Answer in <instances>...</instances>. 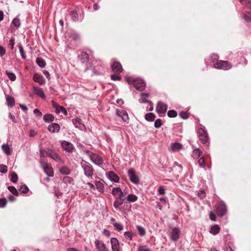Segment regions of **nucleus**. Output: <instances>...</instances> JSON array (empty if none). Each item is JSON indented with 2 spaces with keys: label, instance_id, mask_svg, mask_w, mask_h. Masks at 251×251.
Returning a JSON list of instances; mask_svg holds the SVG:
<instances>
[{
  "label": "nucleus",
  "instance_id": "nucleus-26",
  "mask_svg": "<svg viewBox=\"0 0 251 251\" xmlns=\"http://www.w3.org/2000/svg\"><path fill=\"white\" fill-rule=\"evenodd\" d=\"M138 197L134 194H128L126 197V200L129 202H134L137 201Z\"/></svg>",
  "mask_w": 251,
  "mask_h": 251
},
{
  "label": "nucleus",
  "instance_id": "nucleus-28",
  "mask_svg": "<svg viewBox=\"0 0 251 251\" xmlns=\"http://www.w3.org/2000/svg\"><path fill=\"white\" fill-rule=\"evenodd\" d=\"M220 229V226L217 225H215L211 227L210 232L213 235H216L219 232Z\"/></svg>",
  "mask_w": 251,
  "mask_h": 251
},
{
  "label": "nucleus",
  "instance_id": "nucleus-17",
  "mask_svg": "<svg viewBox=\"0 0 251 251\" xmlns=\"http://www.w3.org/2000/svg\"><path fill=\"white\" fill-rule=\"evenodd\" d=\"M111 68L113 72L116 73H120L123 70L121 64L118 62L115 61L111 64Z\"/></svg>",
  "mask_w": 251,
  "mask_h": 251
},
{
  "label": "nucleus",
  "instance_id": "nucleus-46",
  "mask_svg": "<svg viewBox=\"0 0 251 251\" xmlns=\"http://www.w3.org/2000/svg\"><path fill=\"white\" fill-rule=\"evenodd\" d=\"M167 115L170 118H175L177 116V112L175 110H170L168 111Z\"/></svg>",
  "mask_w": 251,
  "mask_h": 251
},
{
  "label": "nucleus",
  "instance_id": "nucleus-30",
  "mask_svg": "<svg viewBox=\"0 0 251 251\" xmlns=\"http://www.w3.org/2000/svg\"><path fill=\"white\" fill-rule=\"evenodd\" d=\"M95 185L97 190L100 192H103L104 191V185L100 181H96L95 182Z\"/></svg>",
  "mask_w": 251,
  "mask_h": 251
},
{
  "label": "nucleus",
  "instance_id": "nucleus-49",
  "mask_svg": "<svg viewBox=\"0 0 251 251\" xmlns=\"http://www.w3.org/2000/svg\"><path fill=\"white\" fill-rule=\"evenodd\" d=\"M240 1L242 4L247 5L251 9V0H240Z\"/></svg>",
  "mask_w": 251,
  "mask_h": 251
},
{
  "label": "nucleus",
  "instance_id": "nucleus-15",
  "mask_svg": "<svg viewBox=\"0 0 251 251\" xmlns=\"http://www.w3.org/2000/svg\"><path fill=\"white\" fill-rule=\"evenodd\" d=\"M33 79L35 82L38 83L41 85L45 84L46 82V80L43 76L38 73L34 74L33 77Z\"/></svg>",
  "mask_w": 251,
  "mask_h": 251
},
{
  "label": "nucleus",
  "instance_id": "nucleus-61",
  "mask_svg": "<svg viewBox=\"0 0 251 251\" xmlns=\"http://www.w3.org/2000/svg\"><path fill=\"white\" fill-rule=\"evenodd\" d=\"M6 53L5 49L2 46L0 45V56H3Z\"/></svg>",
  "mask_w": 251,
  "mask_h": 251
},
{
  "label": "nucleus",
  "instance_id": "nucleus-27",
  "mask_svg": "<svg viewBox=\"0 0 251 251\" xmlns=\"http://www.w3.org/2000/svg\"><path fill=\"white\" fill-rule=\"evenodd\" d=\"M54 119V116L50 114H45L43 117V120L45 122L50 123Z\"/></svg>",
  "mask_w": 251,
  "mask_h": 251
},
{
  "label": "nucleus",
  "instance_id": "nucleus-7",
  "mask_svg": "<svg viewBox=\"0 0 251 251\" xmlns=\"http://www.w3.org/2000/svg\"><path fill=\"white\" fill-rule=\"evenodd\" d=\"M198 134L200 140L202 144L206 143L208 141V135L206 130L202 128L198 129Z\"/></svg>",
  "mask_w": 251,
  "mask_h": 251
},
{
  "label": "nucleus",
  "instance_id": "nucleus-44",
  "mask_svg": "<svg viewBox=\"0 0 251 251\" xmlns=\"http://www.w3.org/2000/svg\"><path fill=\"white\" fill-rule=\"evenodd\" d=\"M8 190L14 195L18 196L19 193L16 189V188L12 186H10L8 187Z\"/></svg>",
  "mask_w": 251,
  "mask_h": 251
},
{
  "label": "nucleus",
  "instance_id": "nucleus-20",
  "mask_svg": "<svg viewBox=\"0 0 251 251\" xmlns=\"http://www.w3.org/2000/svg\"><path fill=\"white\" fill-rule=\"evenodd\" d=\"M110 223L113 225L115 229L118 231H121L124 229V226L120 223H117L114 218L110 220Z\"/></svg>",
  "mask_w": 251,
  "mask_h": 251
},
{
  "label": "nucleus",
  "instance_id": "nucleus-21",
  "mask_svg": "<svg viewBox=\"0 0 251 251\" xmlns=\"http://www.w3.org/2000/svg\"><path fill=\"white\" fill-rule=\"evenodd\" d=\"M108 178L111 181L117 182L119 181V177L113 171H110L108 173Z\"/></svg>",
  "mask_w": 251,
  "mask_h": 251
},
{
  "label": "nucleus",
  "instance_id": "nucleus-37",
  "mask_svg": "<svg viewBox=\"0 0 251 251\" xmlns=\"http://www.w3.org/2000/svg\"><path fill=\"white\" fill-rule=\"evenodd\" d=\"M6 101L9 106L12 107L15 104V100L14 98L11 97L7 96L6 97Z\"/></svg>",
  "mask_w": 251,
  "mask_h": 251
},
{
  "label": "nucleus",
  "instance_id": "nucleus-50",
  "mask_svg": "<svg viewBox=\"0 0 251 251\" xmlns=\"http://www.w3.org/2000/svg\"><path fill=\"white\" fill-rule=\"evenodd\" d=\"M7 172V166L3 164H0V172L2 174H5Z\"/></svg>",
  "mask_w": 251,
  "mask_h": 251
},
{
  "label": "nucleus",
  "instance_id": "nucleus-23",
  "mask_svg": "<svg viewBox=\"0 0 251 251\" xmlns=\"http://www.w3.org/2000/svg\"><path fill=\"white\" fill-rule=\"evenodd\" d=\"M78 58L82 63H85L88 61L89 54L86 52H81L78 55Z\"/></svg>",
  "mask_w": 251,
  "mask_h": 251
},
{
  "label": "nucleus",
  "instance_id": "nucleus-39",
  "mask_svg": "<svg viewBox=\"0 0 251 251\" xmlns=\"http://www.w3.org/2000/svg\"><path fill=\"white\" fill-rule=\"evenodd\" d=\"M198 163L199 165L205 170V162L204 157H201L198 160Z\"/></svg>",
  "mask_w": 251,
  "mask_h": 251
},
{
  "label": "nucleus",
  "instance_id": "nucleus-53",
  "mask_svg": "<svg viewBox=\"0 0 251 251\" xmlns=\"http://www.w3.org/2000/svg\"><path fill=\"white\" fill-rule=\"evenodd\" d=\"M244 18L245 20L248 22L251 21V13L250 12H247L245 14Z\"/></svg>",
  "mask_w": 251,
  "mask_h": 251
},
{
  "label": "nucleus",
  "instance_id": "nucleus-12",
  "mask_svg": "<svg viewBox=\"0 0 251 251\" xmlns=\"http://www.w3.org/2000/svg\"><path fill=\"white\" fill-rule=\"evenodd\" d=\"M180 230L178 227H175L172 229L171 233V239L174 241H176L179 238Z\"/></svg>",
  "mask_w": 251,
  "mask_h": 251
},
{
  "label": "nucleus",
  "instance_id": "nucleus-47",
  "mask_svg": "<svg viewBox=\"0 0 251 251\" xmlns=\"http://www.w3.org/2000/svg\"><path fill=\"white\" fill-rule=\"evenodd\" d=\"M19 51H20V53L22 58H23L24 59H25L26 55H25V51H24V48H23V46L22 45L19 46Z\"/></svg>",
  "mask_w": 251,
  "mask_h": 251
},
{
  "label": "nucleus",
  "instance_id": "nucleus-16",
  "mask_svg": "<svg viewBox=\"0 0 251 251\" xmlns=\"http://www.w3.org/2000/svg\"><path fill=\"white\" fill-rule=\"evenodd\" d=\"M110 242L113 251H120L119 243L116 238H111Z\"/></svg>",
  "mask_w": 251,
  "mask_h": 251
},
{
  "label": "nucleus",
  "instance_id": "nucleus-52",
  "mask_svg": "<svg viewBox=\"0 0 251 251\" xmlns=\"http://www.w3.org/2000/svg\"><path fill=\"white\" fill-rule=\"evenodd\" d=\"M137 251H151V249L146 246H141L138 247Z\"/></svg>",
  "mask_w": 251,
  "mask_h": 251
},
{
  "label": "nucleus",
  "instance_id": "nucleus-33",
  "mask_svg": "<svg viewBox=\"0 0 251 251\" xmlns=\"http://www.w3.org/2000/svg\"><path fill=\"white\" fill-rule=\"evenodd\" d=\"M45 173L49 176H53L54 173L53 169L51 167H50L49 166L47 167V168H45L44 169Z\"/></svg>",
  "mask_w": 251,
  "mask_h": 251
},
{
  "label": "nucleus",
  "instance_id": "nucleus-45",
  "mask_svg": "<svg viewBox=\"0 0 251 251\" xmlns=\"http://www.w3.org/2000/svg\"><path fill=\"white\" fill-rule=\"evenodd\" d=\"M63 181L66 184H71L73 182V179L70 176H66L64 177Z\"/></svg>",
  "mask_w": 251,
  "mask_h": 251
},
{
  "label": "nucleus",
  "instance_id": "nucleus-34",
  "mask_svg": "<svg viewBox=\"0 0 251 251\" xmlns=\"http://www.w3.org/2000/svg\"><path fill=\"white\" fill-rule=\"evenodd\" d=\"M145 118L147 121L152 122L154 120L155 116L152 113H148L145 115Z\"/></svg>",
  "mask_w": 251,
  "mask_h": 251
},
{
  "label": "nucleus",
  "instance_id": "nucleus-1",
  "mask_svg": "<svg viewBox=\"0 0 251 251\" xmlns=\"http://www.w3.org/2000/svg\"><path fill=\"white\" fill-rule=\"evenodd\" d=\"M126 79L129 84L133 83L134 87L138 90L143 91L145 88L146 83L142 79H134L132 77L127 76L126 77Z\"/></svg>",
  "mask_w": 251,
  "mask_h": 251
},
{
  "label": "nucleus",
  "instance_id": "nucleus-51",
  "mask_svg": "<svg viewBox=\"0 0 251 251\" xmlns=\"http://www.w3.org/2000/svg\"><path fill=\"white\" fill-rule=\"evenodd\" d=\"M162 125L161 120L160 119L156 120L154 123V126L156 128H159Z\"/></svg>",
  "mask_w": 251,
  "mask_h": 251
},
{
  "label": "nucleus",
  "instance_id": "nucleus-31",
  "mask_svg": "<svg viewBox=\"0 0 251 251\" xmlns=\"http://www.w3.org/2000/svg\"><path fill=\"white\" fill-rule=\"evenodd\" d=\"M36 62L38 65L42 68H44L46 65L45 61L40 57L37 58Z\"/></svg>",
  "mask_w": 251,
  "mask_h": 251
},
{
  "label": "nucleus",
  "instance_id": "nucleus-19",
  "mask_svg": "<svg viewBox=\"0 0 251 251\" xmlns=\"http://www.w3.org/2000/svg\"><path fill=\"white\" fill-rule=\"evenodd\" d=\"M95 243L97 249L99 251H107L106 246L102 241L96 240Z\"/></svg>",
  "mask_w": 251,
  "mask_h": 251
},
{
  "label": "nucleus",
  "instance_id": "nucleus-24",
  "mask_svg": "<svg viewBox=\"0 0 251 251\" xmlns=\"http://www.w3.org/2000/svg\"><path fill=\"white\" fill-rule=\"evenodd\" d=\"M1 149L4 152V153L7 155H9L11 154L12 150L10 147L7 144H3L1 146Z\"/></svg>",
  "mask_w": 251,
  "mask_h": 251
},
{
  "label": "nucleus",
  "instance_id": "nucleus-48",
  "mask_svg": "<svg viewBox=\"0 0 251 251\" xmlns=\"http://www.w3.org/2000/svg\"><path fill=\"white\" fill-rule=\"evenodd\" d=\"M19 190L22 193L25 194L28 191L29 189L26 185H23L20 187Z\"/></svg>",
  "mask_w": 251,
  "mask_h": 251
},
{
  "label": "nucleus",
  "instance_id": "nucleus-56",
  "mask_svg": "<svg viewBox=\"0 0 251 251\" xmlns=\"http://www.w3.org/2000/svg\"><path fill=\"white\" fill-rule=\"evenodd\" d=\"M139 102L141 103L148 102L151 105L152 104V102L151 101L147 100L145 97H141V98L139 100Z\"/></svg>",
  "mask_w": 251,
  "mask_h": 251
},
{
  "label": "nucleus",
  "instance_id": "nucleus-40",
  "mask_svg": "<svg viewBox=\"0 0 251 251\" xmlns=\"http://www.w3.org/2000/svg\"><path fill=\"white\" fill-rule=\"evenodd\" d=\"M18 179V177L17 174L14 172H12V174H11L10 180L13 183H15L17 182Z\"/></svg>",
  "mask_w": 251,
  "mask_h": 251
},
{
  "label": "nucleus",
  "instance_id": "nucleus-60",
  "mask_svg": "<svg viewBox=\"0 0 251 251\" xmlns=\"http://www.w3.org/2000/svg\"><path fill=\"white\" fill-rule=\"evenodd\" d=\"M219 59V56L216 54H213L211 56V59L213 62L216 61H218V60Z\"/></svg>",
  "mask_w": 251,
  "mask_h": 251
},
{
  "label": "nucleus",
  "instance_id": "nucleus-38",
  "mask_svg": "<svg viewBox=\"0 0 251 251\" xmlns=\"http://www.w3.org/2000/svg\"><path fill=\"white\" fill-rule=\"evenodd\" d=\"M136 228H137V229L139 232V234H140V235L141 236H143L145 235L146 234V230L145 229V228L140 226H136Z\"/></svg>",
  "mask_w": 251,
  "mask_h": 251
},
{
  "label": "nucleus",
  "instance_id": "nucleus-41",
  "mask_svg": "<svg viewBox=\"0 0 251 251\" xmlns=\"http://www.w3.org/2000/svg\"><path fill=\"white\" fill-rule=\"evenodd\" d=\"M121 190V189L120 187H114L112 190V194L114 197H116L120 193Z\"/></svg>",
  "mask_w": 251,
  "mask_h": 251
},
{
  "label": "nucleus",
  "instance_id": "nucleus-8",
  "mask_svg": "<svg viewBox=\"0 0 251 251\" xmlns=\"http://www.w3.org/2000/svg\"><path fill=\"white\" fill-rule=\"evenodd\" d=\"M47 153L48 156L50 157L55 161L58 162H63L62 159H61L60 156L54 151L50 149H48Z\"/></svg>",
  "mask_w": 251,
  "mask_h": 251
},
{
  "label": "nucleus",
  "instance_id": "nucleus-63",
  "mask_svg": "<svg viewBox=\"0 0 251 251\" xmlns=\"http://www.w3.org/2000/svg\"><path fill=\"white\" fill-rule=\"evenodd\" d=\"M158 194L164 195L165 193V191L163 187L160 186L158 190Z\"/></svg>",
  "mask_w": 251,
  "mask_h": 251
},
{
  "label": "nucleus",
  "instance_id": "nucleus-42",
  "mask_svg": "<svg viewBox=\"0 0 251 251\" xmlns=\"http://www.w3.org/2000/svg\"><path fill=\"white\" fill-rule=\"evenodd\" d=\"M193 152V153L192 156L194 158L197 159L201 155V151H200L199 149H195V150H194Z\"/></svg>",
  "mask_w": 251,
  "mask_h": 251
},
{
  "label": "nucleus",
  "instance_id": "nucleus-64",
  "mask_svg": "<svg viewBox=\"0 0 251 251\" xmlns=\"http://www.w3.org/2000/svg\"><path fill=\"white\" fill-rule=\"evenodd\" d=\"M33 113L34 114L36 115L37 116L39 117H41L42 116V113L38 109H35L33 110Z\"/></svg>",
  "mask_w": 251,
  "mask_h": 251
},
{
  "label": "nucleus",
  "instance_id": "nucleus-22",
  "mask_svg": "<svg viewBox=\"0 0 251 251\" xmlns=\"http://www.w3.org/2000/svg\"><path fill=\"white\" fill-rule=\"evenodd\" d=\"M126 200L124 199H118L115 198V200L113 203L114 207L116 209H119V207L121 205H122L123 203L125 202Z\"/></svg>",
  "mask_w": 251,
  "mask_h": 251
},
{
  "label": "nucleus",
  "instance_id": "nucleus-5",
  "mask_svg": "<svg viewBox=\"0 0 251 251\" xmlns=\"http://www.w3.org/2000/svg\"><path fill=\"white\" fill-rule=\"evenodd\" d=\"M217 213L219 217H222L225 215L227 211L226 204L222 201L218 203L216 208Z\"/></svg>",
  "mask_w": 251,
  "mask_h": 251
},
{
  "label": "nucleus",
  "instance_id": "nucleus-18",
  "mask_svg": "<svg viewBox=\"0 0 251 251\" xmlns=\"http://www.w3.org/2000/svg\"><path fill=\"white\" fill-rule=\"evenodd\" d=\"M48 129L51 133H57L59 131L60 127L58 124L52 123L49 125Z\"/></svg>",
  "mask_w": 251,
  "mask_h": 251
},
{
  "label": "nucleus",
  "instance_id": "nucleus-32",
  "mask_svg": "<svg viewBox=\"0 0 251 251\" xmlns=\"http://www.w3.org/2000/svg\"><path fill=\"white\" fill-rule=\"evenodd\" d=\"M71 19L74 22H77L79 20V16L78 13L75 11H72L70 13Z\"/></svg>",
  "mask_w": 251,
  "mask_h": 251
},
{
  "label": "nucleus",
  "instance_id": "nucleus-6",
  "mask_svg": "<svg viewBox=\"0 0 251 251\" xmlns=\"http://www.w3.org/2000/svg\"><path fill=\"white\" fill-rule=\"evenodd\" d=\"M127 175L129 177L130 181L135 184H137L139 182V179L138 176L133 169H130L127 172Z\"/></svg>",
  "mask_w": 251,
  "mask_h": 251
},
{
  "label": "nucleus",
  "instance_id": "nucleus-11",
  "mask_svg": "<svg viewBox=\"0 0 251 251\" xmlns=\"http://www.w3.org/2000/svg\"><path fill=\"white\" fill-rule=\"evenodd\" d=\"M167 109V105L165 103L159 101L156 106V111L159 114H164Z\"/></svg>",
  "mask_w": 251,
  "mask_h": 251
},
{
  "label": "nucleus",
  "instance_id": "nucleus-57",
  "mask_svg": "<svg viewBox=\"0 0 251 251\" xmlns=\"http://www.w3.org/2000/svg\"><path fill=\"white\" fill-rule=\"evenodd\" d=\"M7 203V201L5 199H0V207H4Z\"/></svg>",
  "mask_w": 251,
  "mask_h": 251
},
{
  "label": "nucleus",
  "instance_id": "nucleus-36",
  "mask_svg": "<svg viewBox=\"0 0 251 251\" xmlns=\"http://www.w3.org/2000/svg\"><path fill=\"white\" fill-rule=\"evenodd\" d=\"M58 108L55 110V113L56 114H59L60 112H62L65 116L68 115V112L66 109L63 106H60L59 107H58Z\"/></svg>",
  "mask_w": 251,
  "mask_h": 251
},
{
  "label": "nucleus",
  "instance_id": "nucleus-10",
  "mask_svg": "<svg viewBox=\"0 0 251 251\" xmlns=\"http://www.w3.org/2000/svg\"><path fill=\"white\" fill-rule=\"evenodd\" d=\"M117 115L120 117L123 122L128 124L129 123V117L127 112L125 110H116Z\"/></svg>",
  "mask_w": 251,
  "mask_h": 251
},
{
  "label": "nucleus",
  "instance_id": "nucleus-13",
  "mask_svg": "<svg viewBox=\"0 0 251 251\" xmlns=\"http://www.w3.org/2000/svg\"><path fill=\"white\" fill-rule=\"evenodd\" d=\"M33 93L43 99H45L46 98V96L42 88L37 86H33Z\"/></svg>",
  "mask_w": 251,
  "mask_h": 251
},
{
  "label": "nucleus",
  "instance_id": "nucleus-3",
  "mask_svg": "<svg viewBox=\"0 0 251 251\" xmlns=\"http://www.w3.org/2000/svg\"><path fill=\"white\" fill-rule=\"evenodd\" d=\"M213 67L217 69L227 70L231 68V65L227 61L220 60L214 63Z\"/></svg>",
  "mask_w": 251,
  "mask_h": 251
},
{
  "label": "nucleus",
  "instance_id": "nucleus-29",
  "mask_svg": "<svg viewBox=\"0 0 251 251\" xmlns=\"http://www.w3.org/2000/svg\"><path fill=\"white\" fill-rule=\"evenodd\" d=\"M59 172L64 175H68L71 173V170L66 166H63L60 168Z\"/></svg>",
  "mask_w": 251,
  "mask_h": 251
},
{
  "label": "nucleus",
  "instance_id": "nucleus-43",
  "mask_svg": "<svg viewBox=\"0 0 251 251\" xmlns=\"http://www.w3.org/2000/svg\"><path fill=\"white\" fill-rule=\"evenodd\" d=\"M12 24L16 27H19L21 25V22L20 19L17 17L15 18L12 21Z\"/></svg>",
  "mask_w": 251,
  "mask_h": 251
},
{
  "label": "nucleus",
  "instance_id": "nucleus-35",
  "mask_svg": "<svg viewBox=\"0 0 251 251\" xmlns=\"http://www.w3.org/2000/svg\"><path fill=\"white\" fill-rule=\"evenodd\" d=\"M5 74L7 75L8 78L12 81H14L16 79V76L14 73L10 72L7 70H6Z\"/></svg>",
  "mask_w": 251,
  "mask_h": 251
},
{
  "label": "nucleus",
  "instance_id": "nucleus-58",
  "mask_svg": "<svg viewBox=\"0 0 251 251\" xmlns=\"http://www.w3.org/2000/svg\"><path fill=\"white\" fill-rule=\"evenodd\" d=\"M180 116L183 119H186L188 117V114L184 111H182L179 113Z\"/></svg>",
  "mask_w": 251,
  "mask_h": 251
},
{
  "label": "nucleus",
  "instance_id": "nucleus-55",
  "mask_svg": "<svg viewBox=\"0 0 251 251\" xmlns=\"http://www.w3.org/2000/svg\"><path fill=\"white\" fill-rule=\"evenodd\" d=\"M110 77L113 80H120L121 79V77L116 74L112 75Z\"/></svg>",
  "mask_w": 251,
  "mask_h": 251
},
{
  "label": "nucleus",
  "instance_id": "nucleus-2",
  "mask_svg": "<svg viewBox=\"0 0 251 251\" xmlns=\"http://www.w3.org/2000/svg\"><path fill=\"white\" fill-rule=\"evenodd\" d=\"M80 165L83 170L85 176L87 177H92L94 171L92 165L85 161L81 162Z\"/></svg>",
  "mask_w": 251,
  "mask_h": 251
},
{
  "label": "nucleus",
  "instance_id": "nucleus-54",
  "mask_svg": "<svg viewBox=\"0 0 251 251\" xmlns=\"http://www.w3.org/2000/svg\"><path fill=\"white\" fill-rule=\"evenodd\" d=\"M124 236L126 238L130 240H131L132 239L133 235H132V233H131L129 231L125 232Z\"/></svg>",
  "mask_w": 251,
  "mask_h": 251
},
{
  "label": "nucleus",
  "instance_id": "nucleus-9",
  "mask_svg": "<svg viewBox=\"0 0 251 251\" xmlns=\"http://www.w3.org/2000/svg\"><path fill=\"white\" fill-rule=\"evenodd\" d=\"M61 145L63 150L68 152H72L75 149L73 144L69 142L63 141L61 143Z\"/></svg>",
  "mask_w": 251,
  "mask_h": 251
},
{
  "label": "nucleus",
  "instance_id": "nucleus-25",
  "mask_svg": "<svg viewBox=\"0 0 251 251\" xmlns=\"http://www.w3.org/2000/svg\"><path fill=\"white\" fill-rule=\"evenodd\" d=\"M182 148V145L179 143H174L171 145V150L173 151H177Z\"/></svg>",
  "mask_w": 251,
  "mask_h": 251
},
{
  "label": "nucleus",
  "instance_id": "nucleus-59",
  "mask_svg": "<svg viewBox=\"0 0 251 251\" xmlns=\"http://www.w3.org/2000/svg\"><path fill=\"white\" fill-rule=\"evenodd\" d=\"M40 163L43 169L45 168H47V167L49 166V164L47 162L44 160H41Z\"/></svg>",
  "mask_w": 251,
  "mask_h": 251
},
{
  "label": "nucleus",
  "instance_id": "nucleus-62",
  "mask_svg": "<svg viewBox=\"0 0 251 251\" xmlns=\"http://www.w3.org/2000/svg\"><path fill=\"white\" fill-rule=\"evenodd\" d=\"M198 196L201 199H202L205 197V193L203 191H199L198 192Z\"/></svg>",
  "mask_w": 251,
  "mask_h": 251
},
{
  "label": "nucleus",
  "instance_id": "nucleus-4",
  "mask_svg": "<svg viewBox=\"0 0 251 251\" xmlns=\"http://www.w3.org/2000/svg\"><path fill=\"white\" fill-rule=\"evenodd\" d=\"M89 157L94 164L99 166H100L103 164V160L102 158L96 153H90Z\"/></svg>",
  "mask_w": 251,
  "mask_h": 251
},
{
  "label": "nucleus",
  "instance_id": "nucleus-14",
  "mask_svg": "<svg viewBox=\"0 0 251 251\" xmlns=\"http://www.w3.org/2000/svg\"><path fill=\"white\" fill-rule=\"evenodd\" d=\"M72 122L75 127L78 128L81 130H83L85 129L84 125L81 123L80 119L78 118L73 119Z\"/></svg>",
  "mask_w": 251,
  "mask_h": 251
}]
</instances>
